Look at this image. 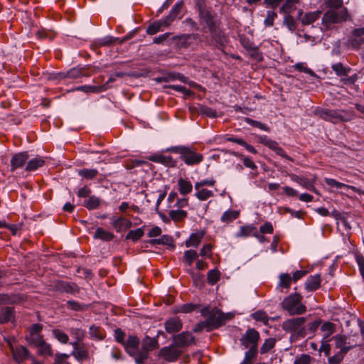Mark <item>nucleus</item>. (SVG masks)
<instances>
[{"label":"nucleus","instance_id":"obj_23","mask_svg":"<svg viewBox=\"0 0 364 364\" xmlns=\"http://www.w3.org/2000/svg\"><path fill=\"white\" fill-rule=\"evenodd\" d=\"M183 6V2L179 1L172 8L169 15L164 18L166 25H170L177 18L182 11Z\"/></svg>","mask_w":364,"mask_h":364},{"label":"nucleus","instance_id":"obj_55","mask_svg":"<svg viewBox=\"0 0 364 364\" xmlns=\"http://www.w3.org/2000/svg\"><path fill=\"white\" fill-rule=\"evenodd\" d=\"M325 182L327 185H328L331 187H335L337 189H341L343 187L348 188V185H346L343 183L338 182L333 178H325Z\"/></svg>","mask_w":364,"mask_h":364},{"label":"nucleus","instance_id":"obj_1","mask_svg":"<svg viewBox=\"0 0 364 364\" xmlns=\"http://www.w3.org/2000/svg\"><path fill=\"white\" fill-rule=\"evenodd\" d=\"M196 6L201 23H205L210 31V36L207 38L206 43L218 48L224 46L226 43L225 37L222 31L216 28L211 9L206 6L205 0H198Z\"/></svg>","mask_w":364,"mask_h":364},{"label":"nucleus","instance_id":"obj_60","mask_svg":"<svg viewBox=\"0 0 364 364\" xmlns=\"http://www.w3.org/2000/svg\"><path fill=\"white\" fill-rule=\"evenodd\" d=\"M245 121L250 125L258 127L260 129L264 130L266 132H269V129L267 127L266 124L261 123L260 122L253 120L250 118H246Z\"/></svg>","mask_w":364,"mask_h":364},{"label":"nucleus","instance_id":"obj_62","mask_svg":"<svg viewBox=\"0 0 364 364\" xmlns=\"http://www.w3.org/2000/svg\"><path fill=\"white\" fill-rule=\"evenodd\" d=\"M277 17V14L273 11H268L264 23L267 26H272L274 24V20Z\"/></svg>","mask_w":364,"mask_h":364},{"label":"nucleus","instance_id":"obj_63","mask_svg":"<svg viewBox=\"0 0 364 364\" xmlns=\"http://www.w3.org/2000/svg\"><path fill=\"white\" fill-rule=\"evenodd\" d=\"M311 356L306 354H302L299 358L294 360V364H310Z\"/></svg>","mask_w":364,"mask_h":364},{"label":"nucleus","instance_id":"obj_59","mask_svg":"<svg viewBox=\"0 0 364 364\" xmlns=\"http://www.w3.org/2000/svg\"><path fill=\"white\" fill-rule=\"evenodd\" d=\"M28 340L36 347H38L44 341L43 336L40 334L30 335Z\"/></svg>","mask_w":364,"mask_h":364},{"label":"nucleus","instance_id":"obj_38","mask_svg":"<svg viewBox=\"0 0 364 364\" xmlns=\"http://www.w3.org/2000/svg\"><path fill=\"white\" fill-rule=\"evenodd\" d=\"M179 191L182 195H186L192 191V185L189 181L180 178L178 181Z\"/></svg>","mask_w":364,"mask_h":364},{"label":"nucleus","instance_id":"obj_14","mask_svg":"<svg viewBox=\"0 0 364 364\" xmlns=\"http://www.w3.org/2000/svg\"><path fill=\"white\" fill-rule=\"evenodd\" d=\"M321 11H310L304 14L301 9L298 11L297 18L304 26L310 25L320 18Z\"/></svg>","mask_w":364,"mask_h":364},{"label":"nucleus","instance_id":"obj_45","mask_svg":"<svg viewBox=\"0 0 364 364\" xmlns=\"http://www.w3.org/2000/svg\"><path fill=\"white\" fill-rule=\"evenodd\" d=\"M275 343V338H269L267 339L260 348V353L262 354L267 353L269 350L274 348Z\"/></svg>","mask_w":364,"mask_h":364},{"label":"nucleus","instance_id":"obj_35","mask_svg":"<svg viewBox=\"0 0 364 364\" xmlns=\"http://www.w3.org/2000/svg\"><path fill=\"white\" fill-rule=\"evenodd\" d=\"M165 19L160 20L159 21L154 22V23L149 25L146 29V33L149 35H154L157 32H159L162 26L167 27L169 25H166Z\"/></svg>","mask_w":364,"mask_h":364},{"label":"nucleus","instance_id":"obj_25","mask_svg":"<svg viewBox=\"0 0 364 364\" xmlns=\"http://www.w3.org/2000/svg\"><path fill=\"white\" fill-rule=\"evenodd\" d=\"M84 75H86L85 69L75 68L70 70L66 73L59 74V77L61 79H64L66 77L77 78V77H80L84 76Z\"/></svg>","mask_w":364,"mask_h":364},{"label":"nucleus","instance_id":"obj_7","mask_svg":"<svg viewBox=\"0 0 364 364\" xmlns=\"http://www.w3.org/2000/svg\"><path fill=\"white\" fill-rule=\"evenodd\" d=\"M158 347L159 344L156 339L146 336L143 340L139 354L136 356V363L143 364L148 358L149 352Z\"/></svg>","mask_w":364,"mask_h":364},{"label":"nucleus","instance_id":"obj_43","mask_svg":"<svg viewBox=\"0 0 364 364\" xmlns=\"http://www.w3.org/2000/svg\"><path fill=\"white\" fill-rule=\"evenodd\" d=\"M144 235V230L141 228H137L134 230H130L126 236L127 240L136 241Z\"/></svg>","mask_w":364,"mask_h":364},{"label":"nucleus","instance_id":"obj_41","mask_svg":"<svg viewBox=\"0 0 364 364\" xmlns=\"http://www.w3.org/2000/svg\"><path fill=\"white\" fill-rule=\"evenodd\" d=\"M256 228L252 225L242 226L236 233L237 237H247L250 236Z\"/></svg>","mask_w":364,"mask_h":364},{"label":"nucleus","instance_id":"obj_12","mask_svg":"<svg viewBox=\"0 0 364 364\" xmlns=\"http://www.w3.org/2000/svg\"><path fill=\"white\" fill-rule=\"evenodd\" d=\"M139 339L135 336H129L125 341L123 346L126 352L132 357L134 358L136 363V356L139 354Z\"/></svg>","mask_w":364,"mask_h":364},{"label":"nucleus","instance_id":"obj_49","mask_svg":"<svg viewBox=\"0 0 364 364\" xmlns=\"http://www.w3.org/2000/svg\"><path fill=\"white\" fill-rule=\"evenodd\" d=\"M183 258L188 265H191L193 262L198 258V253L193 250H187L184 252Z\"/></svg>","mask_w":364,"mask_h":364},{"label":"nucleus","instance_id":"obj_26","mask_svg":"<svg viewBox=\"0 0 364 364\" xmlns=\"http://www.w3.org/2000/svg\"><path fill=\"white\" fill-rule=\"evenodd\" d=\"M94 237L109 242L113 240L114 235L112 232L105 230L102 228H97L95 232Z\"/></svg>","mask_w":364,"mask_h":364},{"label":"nucleus","instance_id":"obj_13","mask_svg":"<svg viewBox=\"0 0 364 364\" xmlns=\"http://www.w3.org/2000/svg\"><path fill=\"white\" fill-rule=\"evenodd\" d=\"M174 345L176 347L184 348L194 342L195 337L188 331L182 332L173 338Z\"/></svg>","mask_w":364,"mask_h":364},{"label":"nucleus","instance_id":"obj_47","mask_svg":"<svg viewBox=\"0 0 364 364\" xmlns=\"http://www.w3.org/2000/svg\"><path fill=\"white\" fill-rule=\"evenodd\" d=\"M220 272L215 269L208 272V282L213 285L220 279Z\"/></svg>","mask_w":364,"mask_h":364},{"label":"nucleus","instance_id":"obj_21","mask_svg":"<svg viewBox=\"0 0 364 364\" xmlns=\"http://www.w3.org/2000/svg\"><path fill=\"white\" fill-rule=\"evenodd\" d=\"M165 328L168 333H176L182 328V323L178 318H171L166 321Z\"/></svg>","mask_w":364,"mask_h":364},{"label":"nucleus","instance_id":"obj_57","mask_svg":"<svg viewBox=\"0 0 364 364\" xmlns=\"http://www.w3.org/2000/svg\"><path fill=\"white\" fill-rule=\"evenodd\" d=\"M117 40L118 38L112 36H107L100 39L98 44L101 46H109L114 44Z\"/></svg>","mask_w":364,"mask_h":364},{"label":"nucleus","instance_id":"obj_48","mask_svg":"<svg viewBox=\"0 0 364 364\" xmlns=\"http://www.w3.org/2000/svg\"><path fill=\"white\" fill-rule=\"evenodd\" d=\"M100 203V200L94 196L90 197V198L85 201V206L91 210L97 208Z\"/></svg>","mask_w":364,"mask_h":364},{"label":"nucleus","instance_id":"obj_9","mask_svg":"<svg viewBox=\"0 0 364 364\" xmlns=\"http://www.w3.org/2000/svg\"><path fill=\"white\" fill-rule=\"evenodd\" d=\"M259 339V333L255 328H249L240 338V343L245 348L257 351V343Z\"/></svg>","mask_w":364,"mask_h":364},{"label":"nucleus","instance_id":"obj_11","mask_svg":"<svg viewBox=\"0 0 364 364\" xmlns=\"http://www.w3.org/2000/svg\"><path fill=\"white\" fill-rule=\"evenodd\" d=\"M306 318L305 317H298L294 318L287 319L283 322L282 327V328L289 332H295L299 331V334L302 336L304 335L302 333L300 328L306 322Z\"/></svg>","mask_w":364,"mask_h":364},{"label":"nucleus","instance_id":"obj_10","mask_svg":"<svg viewBox=\"0 0 364 364\" xmlns=\"http://www.w3.org/2000/svg\"><path fill=\"white\" fill-rule=\"evenodd\" d=\"M282 1H284V4L279 8V12L289 14L295 9V5L299 2V0H264V4L274 9Z\"/></svg>","mask_w":364,"mask_h":364},{"label":"nucleus","instance_id":"obj_2","mask_svg":"<svg viewBox=\"0 0 364 364\" xmlns=\"http://www.w3.org/2000/svg\"><path fill=\"white\" fill-rule=\"evenodd\" d=\"M200 311L208 323V332L225 325L227 321L232 319L233 317L232 314H224L217 308L209 309L208 307H204Z\"/></svg>","mask_w":364,"mask_h":364},{"label":"nucleus","instance_id":"obj_27","mask_svg":"<svg viewBox=\"0 0 364 364\" xmlns=\"http://www.w3.org/2000/svg\"><path fill=\"white\" fill-rule=\"evenodd\" d=\"M45 164V161L43 158L38 156L29 160L25 168L26 171H35L37 168L42 167Z\"/></svg>","mask_w":364,"mask_h":364},{"label":"nucleus","instance_id":"obj_5","mask_svg":"<svg viewBox=\"0 0 364 364\" xmlns=\"http://www.w3.org/2000/svg\"><path fill=\"white\" fill-rule=\"evenodd\" d=\"M302 296L297 293L289 295L282 302V306L291 315L302 314L306 311V306L301 303Z\"/></svg>","mask_w":364,"mask_h":364},{"label":"nucleus","instance_id":"obj_46","mask_svg":"<svg viewBox=\"0 0 364 364\" xmlns=\"http://www.w3.org/2000/svg\"><path fill=\"white\" fill-rule=\"evenodd\" d=\"M284 24L287 27V28L291 31H294L296 28V22L294 19V18L290 16L289 14H287L284 18Z\"/></svg>","mask_w":364,"mask_h":364},{"label":"nucleus","instance_id":"obj_37","mask_svg":"<svg viewBox=\"0 0 364 364\" xmlns=\"http://www.w3.org/2000/svg\"><path fill=\"white\" fill-rule=\"evenodd\" d=\"M0 299L1 302L5 304H11L20 302L23 299V297L20 295L9 296L7 294H1Z\"/></svg>","mask_w":364,"mask_h":364},{"label":"nucleus","instance_id":"obj_52","mask_svg":"<svg viewBox=\"0 0 364 364\" xmlns=\"http://www.w3.org/2000/svg\"><path fill=\"white\" fill-rule=\"evenodd\" d=\"M252 317L259 321H262L264 323H267L268 322V316L263 311H257L252 314Z\"/></svg>","mask_w":364,"mask_h":364},{"label":"nucleus","instance_id":"obj_17","mask_svg":"<svg viewBox=\"0 0 364 364\" xmlns=\"http://www.w3.org/2000/svg\"><path fill=\"white\" fill-rule=\"evenodd\" d=\"M28 159V155L26 151L14 154L11 159V171H14L18 168H22Z\"/></svg>","mask_w":364,"mask_h":364},{"label":"nucleus","instance_id":"obj_4","mask_svg":"<svg viewBox=\"0 0 364 364\" xmlns=\"http://www.w3.org/2000/svg\"><path fill=\"white\" fill-rule=\"evenodd\" d=\"M348 18V12L346 8L340 10L328 9L322 17V25L326 29H330L334 24L346 21Z\"/></svg>","mask_w":364,"mask_h":364},{"label":"nucleus","instance_id":"obj_42","mask_svg":"<svg viewBox=\"0 0 364 364\" xmlns=\"http://www.w3.org/2000/svg\"><path fill=\"white\" fill-rule=\"evenodd\" d=\"M38 353L43 356H51L53 355V350L50 344L45 342V341L38 347Z\"/></svg>","mask_w":364,"mask_h":364},{"label":"nucleus","instance_id":"obj_15","mask_svg":"<svg viewBox=\"0 0 364 364\" xmlns=\"http://www.w3.org/2000/svg\"><path fill=\"white\" fill-rule=\"evenodd\" d=\"M181 351L178 350L175 346L164 347L161 349L159 355L168 362L176 360L181 355Z\"/></svg>","mask_w":364,"mask_h":364},{"label":"nucleus","instance_id":"obj_51","mask_svg":"<svg viewBox=\"0 0 364 364\" xmlns=\"http://www.w3.org/2000/svg\"><path fill=\"white\" fill-rule=\"evenodd\" d=\"M257 351L249 350L245 353V358L240 364H252L253 360L256 358Z\"/></svg>","mask_w":364,"mask_h":364},{"label":"nucleus","instance_id":"obj_56","mask_svg":"<svg viewBox=\"0 0 364 364\" xmlns=\"http://www.w3.org/2000/svg\"><path fill=\"white\" fill-rule=\"evenodd\" d=\"M55 337L62 343H67L68 342V336L60 330H53Z\"/></svg>","mask_w":364,"mask_h":364},{"label":"nucleus","instance_id":"obj_64","mask_svg":"<svg viewBox=\"0 0 364 364\" xmlns=\"http://www.w3.org/2000/svg\"><path fill=\"white\" fill-rule=\"evenodd\" d=\"M355 259L359 266L360 274L362 277L364 278V257L362 255L356 254Z\"/></svg>","mask_w":364,"mask_h":364},{"label":"nucleus","instance_id":"obj_50","mask_svg":"<svg viewBox=\"0 0 364 364\" xmlns=\"http://www.w3.org/2000/svg\"><path fill=\"white\" fill-rule=\"evenodd\" d=\"M325 4L328 9L340 10L343 9V0H326Z\"/></svg>","mask_w":364,"mask_h":364},{"label":"nucleus","instance_id":"obj_22","mask_svg":"<svg viewBox=\"0 0 364 364\" xmlns=\"http://www.w3.org/2000/svg\"><path fill=\"white\" fill-rule=\"evenodd\" d=\"M56 287L60 291L70 293L72 294H75L79 291V288L75 284L68 283L63 281L58 282Z\"/></svg>","mask_w":364,"mask_h":364},{"label":"nucleus","instance_id":"obj_54","mask_svg":"<svg viewBox=\"0 0 364 364\" xmlns=\"http://www.w3.org/2000/svg\"><path fill=\"white\" fill-rule=\"evenodd\" d=\"M167 87L174 90L177 92H180L183 93L186 97L190 96L193 94V92L191 90H188L184 86L172 85H168Z\"/></svg>","mask_w":364,"mask_h":364},{"label":"nucleus","instance_id":"obj_34","mask_svg":"<svg viewBox=\"0 0 364 364\" xmlns=\"http://www.w3.org/2000/svg\"><path fill=\"white\" fill-rule=\"evenodd\" d=\"M321 330L323 333V339H327L335 332L336 326L331 322L326 321L322 324Z\"/></svg>","mask_w":364,"mask_h":364},{"label":"nucleus","instance_id":"obj_39","mask_svg":"<svg viewBox=\"0 0 364 364\" xmlns=\"http://www.w3.org/2000/svg\"><path fill=\"white\" fill-rule=\"evenodd\" d=\"M331 68L338 76H347L350 71V68H345L341 63L332 65Z\"/></svg>","mask_w":364,"mask_h":364},{"label":"nucleus","instance_id":"obj_16","mask_svg":"<svg viewBox=\"0 0 364 364\" xmlns=\"http://www.w3.org/2000/svg\"><path fill=\"white\" fill-rule=\"evenodd\" d=\"M336 347L340 349V352L346 353L350 349L356 346V343H353L346 336L336 335L333 336Z\"/></svg>","mask_w":364,"mask_h":364},{"label":"nucleus","instance_id":"obj_28","mask_svg":"<svg viewBox=\"0 0 364 364\" xmlns=\"http://www.w3.org/2000/svg\"><path fill=\"white\" fill-rule=\"evenodd\" d=\"M290 176L293 181L296 182L297 183L304 186V188L311 191L314 190L313 183L310 181L308 178L305 177L299 176L295 174H292Z\"/></svg>","mask_w":364,"mask_h":364},{"label":"nucleus","instance_id":"obj_31","mask_svg":"<svg viewBox=\"0 0 364 364\" xmlns=\"http://www.w3.org/2000/svg\"><path fill=\"white\" fill-rule=\"evenodd\" d=\"M240 215V212L235 210H228L221 216L220 220L224 223H230L237 219Z\"/></svg>","mask_w":364,"mask_h":364},{"label":"nucleus","instance_id":"obj_18","mask_svg":"<svg viewBox=\"0 0 364 364\" xmlns=\"http://www.w3.org/2000/svg\"><path fill=\"white\" fill-rule=\"evenodd\" d=\"M112 225L117 232L126 230L132 227V222L124 217H112Z\"/></svg>","mask_w":364,"mask_h":364},{"label":"nucleus","instance_id":"obj_44","mask_svg":"<svg viewBox=\"0 0 364 364\" xmlns=\"http://www.w3.org/2000/svg\"><path fill=\"white\" fill-rule=\"evenodd\" d=\"M170 218L175 221H179L186 217L187 213L182 210H173L168 213Z\"/></svg>","mask_w":364,"mask_h":364},{"label":"nucleus","instance_id":"obj_8","mask_svg":"<svg viewBox=\"0 0 364 364\" xmlns=\"http://www.w3.org/2000/svg\"><path fill=\"white\" fill-rule=\"evenodd\" d=\"M208 36L203 38L198 33L183 34L176 38L177 45L179 48H188L196 46L198 42H204L206 45V41Z\"/></svg>","mask_w":364,"mask_h":364},{"label":"nucleus","instance_id":"obj_61","mask_svg":"<svg viewBox=\"0 0 364 364\" xmlns=\"http://www.w3.org/2000/svg\"><path fill=\"white\" fill-rule=\"evenodd\" d=\"M66 306L68 309L74 311H82L83 310L85 305L81 304L75 301H68L66 303Z\"/></svg>","mask_w":364,"mask_h":364},{"label":"nucleus","instance_id":"obj_19","mask_svg":"<svg viewBox=\"0 0 364 364\" xmlns=\"http://www.w3.org/2000/svg\"><path fill=\"white\" fill-rule=\"evenodd\" d=\"M13 354L14 359L18 363L23 362L28 356V350L23 346L14 348L10 342H8Z\"/></svg>","mask_w":364,"mask_h":364},{"label":"nucleus","instance_id":"obj_53","mask_svg":"<svg viewBox=\"0 0 364 364\" xmlns=\"http://www.w3.org/2000/svg\"><path fill=\"white\" fill-rule=\"evenodd\" d=\"M213 193L211 191L207 189H201L198 191L196 196L200 200H205L213 196Z\"/></svg>","mask_w":364,"mask_h":364},{"label":"nucleus","instance_id":"obj_58","mask_svg":"<svg viewBox=\"0 0 364 364\" xmlns=\"http://www.w3.org/2000/svg\"><path fill=\"white\" fill-rule=\"evenodd\" d=\"M171 241V237L164 235L161 238L151 240L149 243L151 245H168Z\"/></svg>","mask_w":364,"mask_h":364},{"label":"nucleus","instance_id":"obj_20","mask_svg":"<svg viewBox=\"0 0 364 364\" xmlns=\"http://www.w3.org/2000/svg\"><path fill=\"white\" fill-rule=\"evenodd\" d=\"M321 282V279L319 274L311 275L305 282V288L309 291H316L319 288Z\"/></svg>","mask_w":364,"mask_h":364},{"label":"nucleus","instance_id":"obj_30","mask_svg":"<svg viewBox=\"0 0 364 364\" xmlns=\"http://www.w3.org/2000/svg\"><path fill=\"white\" fill-rule=\"evenodd\" d=\"M108 89V86L107 85H100V86H94V85H84L77 88V90H80L84 92H92V93H99L105 91Z\"/></svg>","mask_w":364,"mask_h":364},{"label":"nucleus","instance_id":"obj_3","mask_svg":"<svg viewBox=\"0 0 364 364\" xmlns=\"http://www.w3.org/2000/svg\"><path fill=\"white\" fill-rule=\"evenodd\" d=\"M314 114L325 121L336 124L341 122H348L353 118V114L350 111L343 109H329L316 107Z\"/></svg>","mask_w":364,"mask_h":364},{"label":"nucleus","instance_id":"obj_24","mask_svg":"<svg viewBox=\"0 0 364 364\" xmlns=\"http://www.w3.org/2000/svg\"><path fill=\"white\" fill-rule=\"evenodd\" d=\"M71 355L78 361H82L89 358L88 350L84 343H81V346L73 350Z\"/></svg>","mask_w":364,"mask_h":364},{"label":"nucleus","instance_id":"obj_29","mask_svg":"<svg viewBox=\"0 0 364 364\" xmlns=\"http://www.w3.org/2000/svg\"><path fill=\"white\" fill-rule=\"evenodd\" d=\"M14 315V308L9 306L3 308L0 312V323H4L11 321Z\"/></svg>","mask_w":364,"mask_h":364},{"label":"nucleus","instance_id":"obj_32","mask_svg":"<svg viewBox=\"0 0 364 364\" xmlns=\"http://www.w3.org/2000/svg\"><path fill=\"white\" fill-rule=\"evenodd\" d=\"M278 287L281 289H289L291 282H293L291 277L289 274L282 273L279 276Z\"/></svg>","mask_w":364,"mask_h":364},{"label":"nucleus","instance_id":"obj_40","mask_svg":"<svg viewBox=\"0 0 364 364\" xmlns=\"http://www.w3.org/2000/svg\"><path fill=\"white\" fill-rule=\"evenodd\" d=\"M98 171L96 169L83 168L78 171V174L87 180H91L96 177Z\"/></svg>","mask_w":364,"mask_h":364},{"label":"nucleus","instance_id":"obj_6","mask_svg":"<svg viewBox=\"0 0 364 364\" xmlns=\"http://www.w3.org/2000/svg\"><path fill=\"white\" fill-rule=\"evenodd\" d=\"M172 150L179 154L181 159L188 165L198 164L203 159L202 154L196 153L189 147L176 146Z\"/></svg>","mask_w":364,"mask_h":364},{"label":"nucleus","instance_id":"obj_36","mask_svg":"<svg viewBox=\"0 0 364 364\" xmlns=\"http://www.w3.org/2000/svg\"><path fill=\"white\" fill-rule=\"evenodd\" d=\"M90 337L97 340H102L105 337L104 331L98 326H91L89 329Z\"/></svg>","mask_w":364,"mask_h":364},{"label":"nucleus","instance_id":"obj_33","mask_svg":"<svg viewBox=\"0 0 364 364\" xmlns=\"http://www.w3.org/2000/svg\"><path fill=\"white\" fill-rule=\"evenodd\" d=\"M203 237V233H193L192 234L189 239L186 242V246L187 247H196L199 245L201 242V240Z\"/></svg>","mask_w":364,"mask_h":364}]
</instances>
